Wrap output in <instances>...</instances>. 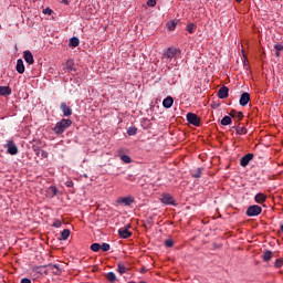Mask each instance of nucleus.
<instances>
[{
	"label": "nucleus",
	"mask_w": 283,
	"mask_h": 283,
	"mask_svg": "<svg viewBox=\"0 0 283 283\" xmlns=\"http://www.w3.org/2000/svg\"><path fill=\"white\" fill-rule=\"evenodd\" d=\"M41 156H42V158H48V151L42 150V151H41Z\"/></svg>",
	"instance_id": "41"
},
{
	"label": "nucleus",
	"mask_w": 283,
	"mask_h": 283,
	"mask_svg": "<svg viewBox=\"0 0 283 283\" xmlns=\"http://www.w3.org/2000/svg\"><path fill=\"white\" fill-rule=\"evenodd\" d=\"M62 3L69 4L70 2L67 0H61Z\"/></svg>",
	"instance_id": "44"
},
{
	"label": "nucleus",
	"mask_w": 283,
	"mask_h": 283,
	"mask_svg": "<svg viewBox=\"0 0 283 283\" xmlns=\"http://www.w3.org/2000/svg\"><path fill=\"white\" fill-rule=\"evenodd\" d=\"M120 160L124 161L126 165H129L132 163V157L128 155H120Z\"/></svg>",
	"instance_id": "26"
},
{
	"label": "nucleus",
	"mask_w": 283,
	"mask_h": 283,
	"mask_svg": "<svg viewBox=\"0 0 283 283\" xmlns=\"http://www.w3.org/2000/svg\"><path fill=\"white\" fill-rule=\"evenodd\" d=\"M67 238H70V230L69 229H64L61 232V240H67Z\"/></svg>",
	"instance_id": "25"
},
{
	"label": "nucleus",
	"mask_w": 283,
	"mask_h": 283,
	"mask_svg": "<svg viewBox=\"0 0 283 283\" xmlns=\"http://www.w3.org/2000/svg\"><path fill=\"white\" fill-rule=\"evenodd\" d=\"M260 213H262V207L260 206H250L247 210L249 217L260 216Z\"/></svg>",
	"instance_id": "3"
},
{
	"label": "nucleus",
	"mask_w": 283,
	"mask_h": 283,
	"mask_svg": "<svg viewBox=\"0 0 283 283\" xmlns=\"http://www.w3.org/2000/svg\"><path fill=\"white\" fill-rule=\"evenodd\" d=\"M118 233L120 235V238L127 239L132 235V232H129V230L127 228H120L118 230Z\"/></svg>",
	"instance_id": "15"
},
{
	"label": "nucleus",
	"mask_w": 283,
	"mask_h": 283,
	"mask_svg": "<svg viewBox=\"0 0 283 283\" xmlns=\"http://www.w3.org/2000/svg\"><path fill=\"white\" fill-rule=\"evenodd\" d=\"M78 43H81V41H78V38H71L69 45H70L71 48H78Z\"/></svg>",
	"instance_id": "21"
},
{
	"label": "nucleus",
	"mask_w": 283,
	"mask_h": 283,
	"mask_svg": "<svg viewBox=\"0 0 283 283\" xmlns=\"http://www.w3.org/2000/svg\"><path fill=\"white\" fill-rule=\"evenodd\" d=\"M23 59H24V61H27V63H29V65H33L34 64V56L32 55V52L24 51Z\"/></svg>",
	"instance_id": "10"
},
{
	"label": "nucleus",
	"mask_w": 283,
	"mask_h": 283,
	"mask_svg": "<svg viewBox=\"0 0 283 283\" xmlns=\"http://www.w3.org/2000/svg\"><path fill=\"white\" fill-rule=\"evenodd\" d=\"M65 185H66V187H74V182H72V181H66Z\"/></svg>",
	"instance_id": "42"
},
{
	"label": "nucleus",
	"mask_w": 283,
	"mask_h": 283,
	"mask_svg": "<svg viewBox=\"0 0 283 283\" xmlns=\"http://www.w3.org/2000/svg\"><path fill=\"white\" fill-rule=\"evenodd\" d=\"M275 266H276V269H281V266H283V259H277L275 261Z\"/></svg>",
	"instance_id": "33"
},
{
	"label": "nucleus",
	"mask_w": 283,
	"mask_h": 283,
	"mask_svg": "<svg viewBox=\"0 0 283 283\" xmlns=\"http://www.w3.org/2000/svg\"><path fill=\"white\" fill-rule=\"evenodd\" d=\"M62 222H61V220H55L54 222H53V227L55 228V229H61V227H62Z\"/></svg>",
	"instance_id": "32"
},
{
	"label": "nucleus",
	"mask_w": 283,
	"mask_h": 283,
	"mask_svg": "<svg viewBox=\"0 0 283 283\" xmlns=\"http://www.w3.org/2000/svg\"><path fill=\"white\" fill-rule=\"evenodd\" d=\"M101 249H102V251H109L111 247H109L108 243H103V244L101 245Z\"/></svg>",
	"instance_id": "37"
},
{
	"label": "nucleus",
	"mask_w": 283,
	"mask_h": 283,
	"mask_svg": "<svg viewBox=\"0 0 283 283\" xmlns=\"http://www.w3.org/2000/svg\"><path fill=\"white\" fill-rule=\"evenodd\" d=\"M65 69L69 72H74L75 71V69H74V61L73 60H67L66 63H65Z\"/></svg>",
	"instance_id": "18"
},
{
	"label": "nucleus",
	"mask_w": 283,
	"mask_h": 283,
	"mask_svg": "<svg viewBox=\"0 0 283 283\" xmlns=\"http://www.w3.org/2000/svg\"><path fill=\"white\" fill-rule=\"evenodd\" d=\"M7 148H8V154H10L11 156H17V154H19V148H17V145L12 142H9L7 144Z\"/></svg>",
	"instance_id": "6"
},
{
	"label": "nucleus",
	"mask_w": 283,
	"mask_h": 283,
	"mask_svg": "<svg viewBox=\"0 0 283 283\" xmlns=\"http://www.w3.org/2000/svg\"><path fill=\"white\" fill-rule=\"evenodd\" d=\"M117 271L120 275H123L124 273H127V268L125 266V264L123 263H118L117 264Z\"/></svg>",
	"instance_id": "22"
},
{
	"label": "nucleus",
	"mask_w": 283,
	"mask_h": 283,
	"mask_svg": "<svg viewBox=\"0 0 283 283\" xmlns=\"http://www.w3.org/2000/svg\"><path fill=\"white\" fill-rule=\"evenodd\" d=\"M221 125H223V126L231 125V116H224L221 119Z\"/></svg>",
	"instance_id": "24"
},
{
	"label": "nucleus",
	"mask_w": 283,
	"mask_h": 283,
	"mask_svg": "<svg viewBox=\"0 0 283 283\" xmlns=\"http://www.w3.org/2000/svg\"><path fill=\"white\" fill-rule=\"evenodd\" d=\"M91 250H93L95 253L101 251V243H93L91 245Z\"/></svg>",
	"instance_id": "28"
},
{
	"label": "nucleus",
	"mask_w": 283,
	"mask_h": 283,
	"mask_svg": "<svg viewBox=\"0 0 283 283\" xmlns=\"http://www.w3.org/2000/svg\"><path fill=\"white\" fill-rule=\"evenodd\" d=\"M219 98H227L229 96V87L223 86L218 91Z\"/></svg>",
	"instance_id": "11"
},
{
	"label": "nucleus",
	"mask_w": 283,
	"mask_h": 283,
	"mask_svg": "<svg viewBox=\"0 0 283 283\" xmlns=\"http://www.w3.org/2000/svg\"><path fill=\"white\" fill-rule=\"evenodd\" d=\"M253 160V154H247L245 156H243L240 160V165L241 167H247V165H249L251 161Z\"/></svg>",
	"instance_id": "7"
},
{
	"label": "nucleus",
	"mask_w": 283,
	"mask_h": 283,
	"mask_svg": "<svg viewBox=\"0 0 283 283\" xmlns=\"http://www.w3.org/2000/svg\"><path fill=\"white\" fill-rule=\"evenodd\" d=\"M196 30V24L193 23H190L187 25V31L190 33V34H193V31Z\"/></svg>",
	"instance_id": "30"
},
{
	"label": "nucleus",
	"mask_w": 283,
	"mask_h": 283,
	"mask_svg": "<svg viewBox=\"0 0 283 283\" xmlns=\"http://www.w3.org/2000/svg\"><path fill=\"white\" fill-rule=\"evenodd\" d=\"M15 70L19 74H23V72H25V65H23V60L19 59L17 61Z\"/></svg>",
	"instance_id": "13"
},
{
	"label": "nucleus",
	"mask_w": 283,
	"mask_h": 283,
	"mask_svg": "<svg viewBox=\"0 0 283 283\" xmlns=\"http://www.w3.org/2000/svg\"><path fill=\"white\" fill-rule=\"evenodd\" d=\"M230 116L232 117V118H238L239 120H242V112H237V111H231L230 112Z\"/></svg>",
	"instance_id": "20"
},
{
	"label": "nucleus",
	"mask_w": 283,
	"mask_h": 283,
	"mask_svg": "<svg viewBox=\"0 0 283 283\" xmlns=\"http://www.w3.org/2000/svg\"><path fill=\"white\" fill-rule=\"evenodd\" d=\"M172 105H174V97H171V96H168V97H166V98L163 101V106H164L166 109L171 108Z\"/></svg>",
	"instance_id": "12"
},
{
	"label": "nucleus",
	"mask_w": 283,
	"mask_h": 283,
	"mask_svg": "<svg viewBox=\"0 0 283 283\" xmlns=\"http://www.w3.org/2000/svg\"><path fill=\"white\" fill-rule=\"evenodd\" d=\"M187 120L190 123V125H195V127H198L200 125V117L193 113L187 114Z\"/></svg>",
	"instance_id": "4"
},
{
	"label": "nucleus",
	"mask_w": 283,
	"mask_h": 283,
	"mask_svg": "<svg viewBox=\"0 0 283 283\" xmlns=\"http://www.w3.org/2000/svg\"><path fill=\"white\" fill-rule=\"evenodd\" d=\"M238 3H240L242 0H235Z\"/></svg>",
	"instance_id": "46"
},
{
	"label": "nucleus",
	"mask_w": 283,
	"mask_h": 283,
	"mask_svg": "<svg viewBox=\"0 0 283 283\" xmlns=\"http://www.w3.org/2000/svg\"><path fill=\"white\" fill-rule=\"evenodd\" d=\"M167 29L170 30V32L176 30V21L168 22Z\"/></svg>",
	"instance_id": "29"
},
{
	"label": "nucleus",
	"mask_w": 283,
	"mask_h": 283,
	"mask_svg": "<svg viewBox=\"0 0 283 283\" xmlns=\"http://www.w3.org/2000/svg\"><path fill=\"white\" fill-rule=\"evenodd\" d=\"M274 49L276 50V52H282L283 50V44H275Z\"/></svg>",
	"instance_id": "40"
},
{
	"label": "nucleus",
	"mask_w": 283,
	"mask_h": 283,
	"mask_svg": "<svg viewBox=\"0 0 283 283\" xmlns=\"http://www.w3.org/2000/svg\"><path fill=\"white\" fill-rule=\"evenodd\" d=\"M178 54H180V51L177 49H168L163 55V61H165V63H169V61L176 59Z\"/></svg>",
	"instance_id": "2"
},
{
	"label": "nucleus",
	"mask_w": 283,
	"mask_h": 283,
	"mask_svg": "<svg viewBox=\"0 0 283 283\" xmlns=\"http://www.w3.org/2000/svg\"><path fill=\"white\" fill-rule=\"evenodd\" d=\"M165 245L168 247V248H171V247H174V241L171 239H167L165 241Z\"/></svg>",
	"instance_id": "36"
},
{
	"label": "nucleus",
	"mask_w": 283,
	"mask_h": 283,
	"mask_svg": "<svg viewBox=\"0 0 283 283\" xmlns=\"http://www.w3.org/2000/svg\"><path fill=\"white\" fill-rule=\"evenodd\" d=\"M49 191L53 195V196H56V187H54V186H51L50 188H49Z\"/></svg>",
	"instance_id": "38"
},
{
	"label": "nucleus",
	"mask_w": 283,
	"mask_h": 283,
	"mask_svg": "<svg viewBox=\"0 0 283 283\" xmlns=\"http://www.w3.org/2000/svg\"><path fill=\"white\" fill-rule=\"evenodd\" d=\"M276 56H280V51H276Z\"/></svg>",
	"instance_id": "45"
},
{
	"label": "nucleus",
	"mask_w": 283,
	"mask_h": 283,
	"mask_svg": "<svg viewBox=\"0 0 283 283\" xmlns=\"http://www.w3.org/2000/svg\"><path fill=\"white\" fill-rule=\"evenodd\" d=\"M12 94V88L9 86H0V96H10Z\"/></svg>",
	"instance_id": "14"
},
{
	"label": "nucleus",
	"mask_w": 283,
	"mask_h": 283,
	"mask_svg": "<svg viewBox=\"0 0 283 283\" xmlns=\"http://www.w3.org/2000/svg\"><path fill=\"white\" fill-rule=\"evenodd\" d=\"M118 205H125V207H129L134 202V197H120L117 199Z\"/></svg>",
	"instance_id": "8"
},
{
	"label": "nucleus",
	"mask_w": 283,
	"mask_h": 283,
	"mask_svg": "<svg viewBox=\"0 0 283 283\" xmlns=\"http://www.w3.org/2000/svg\"><path fill=\"white\" fill-rule=\"evenodd\" d=\"M106 277H107L108 282H112V283L116 282V274L114 272H108L106 274Z\"/></svg>",
	"instance_id": "23"
},
{
	"label": "nucleus",
	"mask_w": 283,
	"mask_h": 283,
	"mask_svg": "<svg viewBox=\"0 0 283 283\" xmlns=\"http://www.w3.org/2000/svg\"><path fill=\"white\" fill-rule=\"evenodd\" d=\"M138 129L136 127H129L127 130L128 136H136Z\"/></svg>",
	"instance_id": "27"
},
{
	"label": "nucleus",
	"mask_w": 283,
	"mask_h": 283,
	"mask_svg": "<svg viewBox=\"0 0 283 283\" xmlns=\"http://www.w3.org/2000/svg\"><path fill=\"white\" fill-rule=\"evenodd\" d=\"M156 1L157 0H148L146 4L148 6V8H155Z\"/></svg>",
	"instance_id": "34"
},
{
	"label": "nucleus",
	"mask_w": 283,
	"mask_h": 283,
	"mask_svg": "<svg viewBox=\"0 0 283 283\" xmlns=\"http://www.w3.org/2000/svg\"><path fill=\"white\" fill-rule=\"evenodd\" d=\"M72 126V122L70 119H61L55 124V127L53 128V132L55 134H63L65 129Z\"/></svg>",
	"instance_id": "1"
},
{
	"label": "nucleus",
	"mask_w": 283,
	"mask_h": 283,
	"mask_svg": "<svg viewBox=\"0 0 283 283\" xmlns=\"http://www.w3.org/2000/svg\"><path fill=\"white\" fill-rule=\"evenodd\" d=\"M273 258V252H271V250H266L263 254V260L264 262H269L271 261V259Z\"/></svg>",
	"instance_id": "19"
},
{
	"label": "nucleus",
	"mask_w": 283,
	"mask_h": 283,
	"mask_svg": "<svg viewBox=\"0 0 283 283\" xmlns=\"http://www.w3.org/2000/svg\"><path fill=\"white\" fill-rule=\"evenodd\" d=\"M52 9H50V8H45V9H43V14H49V17L52 14Z\"/></svg>",
	"instance_id": "39"
},
{
	"label": "nucleus",
	"mask_w": 283,
	"mask_h": 283,
	"mask_svg": "<svg viewBox=\"0 0 283 283\" xmlns=\"http://www.w3.org/2000/svg\"><path fill=\"white\" fill-rule=\"evenodd\" d=\"M21 283H32V281H30V279H22Z\"/></svg>",
	"instance_id": "43"
},
{
	"label": "nucleus",
	"mask_w": 283,
	"mask_h": 283,
	"mask_svg": "<svg viewBox=\"0 0 283 283\" xmlns=\"http://www.w3.org/2000/svg\"><path fill=\"white\" fill-rule=\"evenodd\" d=\"M163 205H176V201L174 200V197L171 195H163L161 197Z\"/></svg>",
	"instance_id": "9"
},
{
	"label": "nucleus",
	"mask_w": 283,
	"mask_h": 283,
	"mask_svg": "<svg viewBox=\"0 0 283 283\" xmlns=\"http://www.w3.org/2000/svg\"><path fill=\"white\" fill-rule=\"evenodd\" d=\"M63 116H72V108L67 107L66 104H61Z\"/></svg>",
	"instance_id": "16"
},
{
	"label": "nucleus",
	"mask_w": 283,
	"mask_h": 283,
	"mask_svg": "<svg viewBox=\"0 0 283 283\" xmlns=\"http://www.w3.org/2000/svg\"><path fill=\"white\" fill-rule=\"evenodd\" d=\"M249 101H251V95L249 93H242L239 99L241 107H247V105H249Z\"/></svg>",
	"instance_id": "5"
},
{
	"label": "nucleus",
	"mask_w": 283,
	"mask_h": 283,
	"mask_svg": "<svg viewBox=\"0 0 283 283\" xmlns=\"http://www.w3.org/2000/svg\"><path fill=\"white\" fill-rule=\"evenodd\" d=\"M237 134H240V135L247 134V128H244V127L237 128Z\"/></svg>",
	"instance_id": "35"
},
{
	"label": "nucleus",
	"mask_w": 283,
	"mask_h": 283,
	"mask_svg": "<svg viewBox=\"0 0 283 283\" xmlns=\"http://www.w3.org/2000/svg\"><path fill=\"white\" fill-rule=\"evenodd\" d=\"M254 200L255 202H258L259 205H262V202H265L266 201V195L264 193H258L255 197H254Z\"/></svg>",
	"instance_id": "17"
},
{
	"label": "nucleus",
	"mask_w": 283,
	"mask_h": 283,
	"mask_svg": "<svg viewBox=\"0 0 283 283\" xmlns=\"http://www.w3.org/2000/svg\"><path fill=\"white\" fill-rule=\"evenodd\" d=\"M201 175H202V169L198 168L196 170V172L192 174V177L193 178H200Z\"/></svg>",
	"instance_id": "31"
},
{
	"label": "nucleus",
	"mask_w": 283,
	"mask_h": 283,
	"mask_svg": "<svg viewBox=\"0 0 283 283\" xmlns=\"http://www.w3.org/2000/svg\"><path fill=\"white\" fill-rule=\"evenodd\" d=\"M139 283H147V282H145V281H140Z\"/></svg>",
	"instance_id": "48"
},
{
	"label": "nucleus",
	"mask_w": 283,
	"mask_h": 283,
	"mask_svg": "<svg viewBox=\"0 0 283 283\" xmlns=\"http://www.w3.org/2000/svg\"><path fill=\"white\" fill-rule=\"evenodd\" d=\"M281 231H283V224L281 226Z\"/></svg>",
	"instance_id": "47"
}]
</instances>
